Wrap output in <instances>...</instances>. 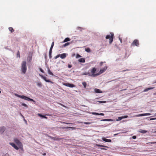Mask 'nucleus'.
Masks as SVG:
<instances>
[{
  "label": "nucleus",
  "instance_id": "nucleus-1",
  "mask_svg": "<svg viewBox=\"0 0 156 156\" xmlns=\"http://www.w3.org/2000/svg\"><path fill=\"white\" fill-rule=\"evenodd\" d=\"M27 70V63L26 61L22 62L21 64V70L22 72L25 74Z\"/></svg>",
  "mask_w": 156,
  "mask_h": 156
},
{
  "label": "nucleus",
  "instance_id": "nucleus-2",
  "mask_svg": "<svg viewBox=\"0 0 156 156\" xmlns=\"http://www.w3.org/2000/svg\"><path fill=\"white\" fill-rule=\"evenodd\" d=\"M110 35H107L106 36V39H109V43L111 44L113 40L114 34L113 33H110Z\"/></svg>",
  "mask_w": 156,
  "mask_h": 156
},
{
  "label": "nucleus",
  "instance_id": "nucleus-3",
  "mask_svg": "<svg viewBox=\"0 0 156 156\" xmlns=\"http://www.w3.org/2000/svg\"><path fill=\"white\" fill-rule=\"evenodd\" d=\"M15 95L19 98H20L22 99H23L25 100L34 102V101L33 99L30 98L25 96L20 95L17 94H16Z\"/></svg>",
  "mask_w": 156,
  "mask_h": 156
},
{
  "label": "nucleus",
  "instance_id": "nucleus-4",
  "mask_svg": "<svg viewBox=\"0 0 156 156\" xmlns=\"http://www.w3.org/2000/svg\"><path fill=\"white\" fill-rule=\"evenodd\" d=\"M96 69L95 68H93L90 70V72L91 73H90V76L92 77H95L99 75L98 73L96 74H95Z\"/></svg>",
  "mask_w": 156,
  "mask_h": 156
},
{
  "label": "nucleus",
  "instance_id": "nucleus-5",
  "mask_svg": "<svg viewBox=\"0 0 156 156\" xmlns=\"http://www.w3.org/2000/svg\"><path fill=\"white\" fill-rule=\"evenodd\" d=\"M139 43L138 40L137 39H135L131 44V46H136L138 47L139 46Z\"/></svg>",
  "mask_w": 156,
  "mask_h": 156
},
{
  "label": "nucleus",
  "instance_id": "nucleus-6",
  "mask_svg": "<svg viewBox=\"0 0 156 156\" xmlns=\"http://www.w3.org/2000/svg\"><path fill=\"white\" fill-rule=\"evenodd\" d=\"M40 75L41 76L42 78L46 82L50 83H51L52 84H54V82L50 81V80L49 79H47V78L46 77L42 75Z\"/></svg>",
  "mask_w": 156,
  "mask_h": 156
},
{
  "label": "nucleus",
  "instance_id": "nucleus-7",
  "mask_svg": "<svg viewBox=\"0 0 156 156\" xmlns=\"http://www.w3.org/2000/svg\"><path fill=\"white\" fill-rule=\"evenodd\" d=\"M14 141L19 146H21L22 145V143L17 138H15L14 139Z\"/></svg>",
  "mask_w": 156,
  "mask_h": 156
},
{
  "label": "nucleus",
  "instance_id": "nucleus-8",
  "mask_svg": "<svg viewBox=\"0 0 156 156\" xmlns=\"http://www.w3.org/2000/svg\"><path fill=\"white\" fill-rule=\"evenodd\" d=\"M63 85L69 87H74L75 86L73 84H71L69 83H63Z\"/></svg>",
  "mask_w": 156,
  "mask_h": 156
},
{
  "label": "nucleus",
  "instance_id": "nucleus-9",
  "mask_svg": "<svg viewBox=\"0 0 156 156\" xmlns=\"http://www.w3.org/2000/svg\"><path fill=\"white\" fill-rule=\"evenodd\" d=\"M107 69V66H105L103 68L101 69L98 73L99 75L103 73Z\"/></svg>",
  "mask_w": 156,
  "mask_h": 156
},
{
  "label": "nucleus",
  "instance_id": "nucleus-10",
  "mask_svg": "<svg viewBox=\"0 0 156 156\" xmlns=\"http://www.w3.org/2000/svg\"><path fill=\"white\" fill-rule=\"evenodd\" d=\"M9 144L16 150H18L19 149V148L14 144L10 143Z\"/></svg>",
  "mask_w": 156,
  "mask_h": 156
},
{
  "label": "nucleus",
  "instance_id": "nucleus-11",
  "mask_svg": "<svg viewBox=\"0 0 156 156\" xmlns=\"http://www.w3.org/2000/svg\"><path fill=\"white\" fill-rule=\"evenodd\" d=\"M5 127H0V133H2L5 131Z\"/></svg>",
  "mask_w": 156,
  "mask_h": 156
},
{
  "label": "nucleus",
  "instance_id": "nucleus-12",
  "mask_svg": "<svg viewBox=\"0 0 156 156\" xmlns=\"http://www.w3.org/2000/svg\"><path fill=\"white\" fill-rule=\"evenodd\" d=\"M92 114L94 115H102L104 116V114L103 113H98L96 112H92Z\"/></svg>",
  "mask_w": 156,
  "mask_h": 156
},
{
  "label": "nucleus",
  "instance_id": "nucleus-13",
  "mask_svg": "<svg viewBox=\"0 0 156 156\" xmlns=\"http://www.w3.org/2000/svg\"><path fill=\"white\" fill-rule=\"evenodd\" d=\"M151 115L150 113L142 114L137 115V116H144L150 115Z\"/></svg>",
  "mask_w": 156,
  "mask_h": 156
},
{
  "label": "nucleus",
  "instance_id": "nucleus-14",
  "mask_svg": "<svg viewBox=\"0 0 156 156\" xmlns=\"http://www.w3.org/2000/svg\"><path fill=\"white\" fill-rule=\"evenodd\" d=\"M60 58L62 59H64L66 57V53H63L60 55Z\"/></svg>",
  "mask_w": 156,
  "mask_h": 156
},
{
  "label": "nucleus",
  "instance_id": "nucleus-15",
  "mask_svg": "<svg viewBox=\"0 0 156 156\" xmlns=\"http://www.w3.org/2000/svg\"><path fill=\"white\" fill-rule=\"evenodd\" d=\"M102 140L104 141L108 142H111V140L108 139L106 138H102Z\"/></svg>",
  "mask_w": 156,
  "mask_h": 156
},
{
  "label": "nucleus",
  "instance_id": "nucleus-16",
  "mask_svg": "<svg viewBox=\"0 0 156 156\" xmlns=\"http://www.w3.org/2000/svg\"><path fill=\"white\" fill-rule=\"evenodd\" d=\"M139 132L142 133H145L147 132V131L142 129H140Z\"/></svg>",
  "mask_w": 156,
  "mask_h": 156
},
{
  "label": "nucleus",
  "instance_id": "nucleus-17",
  "mask_svg": "<svg viewBox=\"0 0 156 156\" xmlns=\"http://www.w3.org/2000/svg\"><path fill=\"white\" fill-rule=\"evenodd\" d=\"M78 61L79 62H83V63L85 62V58H83L79 59L78 60Z\"/></svg>",
  "mask_w": 156,
  "mask_h": 156
},
{
  "label": "nucleus",
  "instance_id": "nucleus-18",
  "mask_svg": "<svg viewBox=\"0 0 156 156\" xmlns=\"http://www.w3.org/2000/svg\"><path fill=\"white\" fill-rule=\"evenodd\" d=\"M95 92L96 93H100L102 92L101 90L99 89L96 88L94 89Z\"/></svg>",
  "mask_w": 156,
  "mask_h": 156
},
{
  "label": "nucleus",
  "instance_id": "nucleus-19",
  "mask_svg": "<svg viewBox=\"0 0 156 156\" xmlns=\"http://www.w3.org/2000/svg\"><path fill=\"white\" fill-rule=\"evenodd\" d=\"M49 137L54 140H59L60 139V138L58 137H51V136H49Z\"/></svg>",
  "mask_w": 156,
  "mask_h": 156
},
{
  "label": "nucleus",
  "instance_id": "nucleus-20",
  "mask_svg": "<svg viewBox=\"0 0 156 156\" xmlns=\"http://www.w3.org/2000/svg\"><path fill=\"white\" fill-rule=\"evenodd\" d=\"M154 87H149V88H146V89H145V90H144V92H146V91H148V90H151V89H154Z\"/></svg>",
  "mask_w": 156,
  "mask_h": 156
},
{
  "label": "nucleus",
  "instance_id": "nucleus-21",
  "mask_svg": "<svg viewBox=\"0 0 156 156\" xmlns=\"http://www.w3.org/2000/svg\"><path fill=\"white\" fill-rule=\"evenodd\" d=\"M52 49H50L49 51V57L50 58H51V53H52Z\"/></svg>",
  "mask_w": 156,
  "mask_h": 156
},
{
  "label": "nucleus",
  "instance_id": "nucleus-22",
  "mask_svg": "<svg viewBox=\"0 0 156 156\" xmlns=\"http://www.w3.org/2000/svg\"><path fill=\"white\" fill-rule=\"evenodd\" d=\"M70 41V39L68 37L66 38L64 40L63 42H66Z\"/></svg>",
  "mask_w": 156,
  "mask_h": 156
},
{
  "label": "nucleus",
  "instance_id": "nucleus-23",
  "mask_svg": "<svg viewBox=\"0 0 156 156\" xmlns=\"http://www.w3.org/2000/svg\"><path fill=\"white\" fill-rule=\"evenodd\" d=\"M9 30L11 33H12L14 31V29L12 27H9Z\"/></svg>",
  "mask_w": 156,
  "mask_h": 156
},
{
  "label": "nucleus",
  "instance_id": "nucleus-24",
  "mask_svg": "<svg viewBox=\"0 0 156 156\" xmlns=\"http://www.w3.org/2000/svg\"><path fill=\"white\" fill-rule=\"evenodd\" d=\"M38 115L40 117H42L46 119H47V117H46L45 115H43L41 114H38Z\"/></svg>",
  "mask_w": 156,
  "mask_h": 156
},
{
  "label": "nucleus",
  "instance_id": "nucleus-25",
  "mask_svg": "<svg viewBox=\"0 0 156 156\" xmlns=\"http://www.w3.org/2000/svg\"><path fill=\"white\" fill-rule=\"evenodd\" d=\"M48 73L49 74L52 76L53 75V74L52 73V72L50 71V70L49 69H48Z\"/></svg>",
  "mask_w": 156,
  "mask_h": 156
},
{
  "label": "nucleus",
  "instance_id": "nucleus-26",
  "mask_svg": "<svg viewBox=\"0 0 156 156\" xmlns=\"http://www.w3.org/2000/svg\"><path fill=\"white\" fill-rule=\"evenodd\" d=\"M82 84L84 86V88H86L87 86V83L86 82H83L82 83Z\"/></svg>",
  "mask_w": 156,
  "mask_h": 156
},
{
  "label": "nucleus",
  "instance_id": "nucleus-27",
  "mask_svg": "<svg viewBox=\"0 0 156 156\" xmlns=\"http://www.w3.org/2000/svg\"><path fill=\"white\" fill-rule=\"evenodd\" d=\"M83 75H88L89 76H90V73H89V72H85L84 73H83Z\"/></svg>",
  "mask_w": 156,
  "mask_h": 156
},
{
  "label": "nucleus",
  "instance_id": "nucleus-28",
  "mask_svg": "<svg viewBox=\"0 0 156 156\" xmlns=\"http://www.w3.org/2000/svg\"><path fill=\"white\" fill-rule=\"evenodd\" d=\"M85 51L87 52H90V49L89 48H86L85 49Z\"/></svg>",
  "mask_w": 156,
  "mask_h": 156
},
{
  "label": "nucleus",
  "instance_id": "nucleus-29",
  "mask_svg": "<svg viewBox=\"0 0 156 156\" xmlns=\"http://www.w3.org/2000/svg\"><path fill=\"white\" fill-rule=\"evenodd\" d=\"M70 44V43H69V42L66 43H65V44H64L63 45V47H65L67 46H68V45H69Z\"/></svg>",
  "mask_w": 156,
  "mask_h": 156
},
{
  "label": "nucleus",
  "instance_id": "nucleus-30",
  "mask_svg": "<svg viewBox=\"0 0 156 156\" xmlns=\"http://www.w3.org/2000/svg\"><path fill=\"white\" fill-rule=\"evenodd\" d=\"M17 57H20V53L19 51H18L17 53Z\"/></svg>",
  "mask_w": 156,
  "mask_h": 156
},
{
  "label": "nucleus",
  "instance_id": "nucleus-31",
  "mask_svg": "<svg viewBox=\"0 0 156 156\" xmlns=\"http://www.w3.org/2000/svg\"><path fill=\"white\" fill-rule=\"evenodd\" d=\"M122 119L121 117H118V119H116V121H118L121 120Z\"/></svg>",
  "mask_w": 156,
  "mask_h": 156
},
{
  "label": "nucleus",
  "instance_id": "nucleus-32",
  "mask_svg": "<svg viewBox=\"0 0 156 156\" xmlns=\"http://www.w3.org/2000/svg\"><path fill=\"white\" fill-rule=\"evenodd\" d=\"M54 42H53L51 44V48H50V49H52V48L53 47V46L54 45Z\"/></svg>",
  "mask_w": 156,
  "mask_h": 156
},
{
  "label": "nucleus",
  "instance_id": "nucleus-33",
  "mask_svg": "<svg viewBox=\"0 0 156 156\" xmlns=\"http://www.w3.org/2000/svg\"><path fill=\"white\" fill-rule=\"evenodd\" d=\"M37 85L38 86H39V87H41L42 86V84L41 83V82H38L37 83Z\"/></svg>",
  "mask_w": 156,
  "mask_h": 156
},
{
  "label": "nucleus",
  "instance_id": "nucleus-34",
  "mask_svg": "<svg viewBox=\"0 0 156 156\" xmlns=\"http://www.w3.org/2000/svg\"><path fill=\"white\" fill-rule=\"evenodd\" d=\"M156 142H149L147 143L146 144H156Z\"/></svg>",
  "mask_w": 156,
  "mask_h": 156
},
{
  "label": "nucleus",
  "instance_id": "nucleus-35",
  "mask_svg": "<svg viewBox=\"0 0 156 156\" xmlns=\"http://www.w3.org/2000/svg\"><path fill=\"white\" fill-rule=\"evenodd\" d=\"M122 119H125L128 117V116L127 115H124L121 116Z\"/></svg>",
  "mask_w": 156,
  "mask_h": 156
},
{
  "label": "nucleus",
  "instance_id": "nucleus-36",
  "mask_svg": "<svg viewBox=\"0 0 156 156\" xmlns=\"http://www.w3.org/2000/svg\"><path fill=\"white\" fill-rule=\"evenodd\" d=\"M97 146H98L99 147H108L105 146H104V145H99V144L97 145Z\"/></svg>",
  "mask_w": 156,
  "mask_h": 156
},
{
  "label": "nucleus",
  "instance_id": "nucleus-37",
  "mask_svg": "<svg viewBox=\"0 0 156 156\" xmlns=\"http://www.w3.org/2000/svg\"><path fill=\"white\" fill-rule=\"evenodd\" d=\"M60 56V54L56 56L55 57H54V58L55 59H56L57 58H58Z\"/></svg>",
  "mask_w": 156,
  "mask_h": 156
},
{
  "label": "nucleus",
  "instance_id": "nucleus-38",
  "mask_svg": "<svg viewBox=\"0 0 156 156\" xmlns=\"http://www.w3.org/2000/svg\"><path fill=\"white\" fill-rule=\"evenodd\" d=\"M22 106H25V107H28L27 105L26 104H25V103H22Z\"/></svg>",
  "mask_w": 156,
  "mask_h": 156
},
{
  "label": "nucleus",
  "instance_id": "nucleus-39",
  "mask_svg": "<svg viewBox=\"0 0 156 156\" xmlns=\"http://www.w3.org/2000/svg\"><path fill=\"white\" fill-rule=\"evenodd\" d=\"M84 124H85L89 125L91 124V122H84Z\"/></svg>",
  "mask_w": 156,
  "mask_h": 156
},
{
  "label": "nucleus",
  "instance_id": "nucleus-40",
  "mask_svg": "<svg viewBox=\"0 0 156 156\" xmlns=\"http://www.w3.org/2000/svg\"><path fill=\"white\" fill-rule=\"evenodd\" d=\"M81 57V56L80 55H79V54H77L76 56V58H79V57Z\"/></svg>",
  "mask_w": 156,
  "mask_h": 156
},
{
  "label": "nucleus",
  "instance_id": "nucleus-41",
  "mask_svg": "<svg viewBox=\"0 0 156 156\" xmlns=\"http://www.w3.org/2000/svg\"><path fill=\"white\" fill-rule=\"evenodd\" d=\"M113 120L111 119H107V121H113Z\"/></svg>",
  "mask_w": 156,
  "mask_h": 156
},
{
  "label": "nucleus",
  "instance_id": "nucleus-42",
  "mask_svg": "<svg viewBox=\"0 0 156 156\" xmlns=\"http://www.w3.org/2000/svg\"><path fill=\"white\" fill-rule=\"evenodd\" d=\"M156 119V118H151L150 119V120H154Z\"/></svg>",
  "mask_w": 156,
  "mask_h": 156
},
{
  "label": "nucleus",
  "instance_id": "nucleus-43",
  "mask_svg": "<svg viewBox=\"0 0 156 156\" xmlns=\"http://www.w3.org/2000/svg\"><path fill=\"white\" fill-rule=\"evenodd\" d=\"M68 66L69 68H70L72 67V66L71 65L68 64Z\"/></svg>",
  "mask_w": 156,
  "mask_h": 156
},
{
  "label": "nucleus",
  "instance_id": "nucleus-44",
  "mask_svg": "<svg viewBox=\"0 0 156 156\" xmlns=\"http://www.w3.org/2000/svg\"><path fill=\"white\" fill-rule=\"evenodd\" d=\"M40 71H41V72H42V73H44V71L41 68H40Z\"/></svg>",
  "mask_w": 156,
  "mask_h": 156
},
{
  "label": "nucleus",
  "instance_id": "nucleus-45",
  "mask_svg": "<svg viewBox=\"0 0 156 156\" xmlns=\"http://www.w3.org/2000/svg\"><path fill=\"white\" fill-rule=\"evenodd\" d=\"M132 138L133 139H135L136 138V136H133L132 137Z\"/></svg>",
  "mask_w": 156,
  "mask_h": 156
},
{
  "label": "nucleus",
  "instance_id": "nucleus-46",
  "mask_svg": "<svg viewBox=\"0 0 156 156\" xmlns=\"http://www.w3.org/2000/svg\"><path fill=\"white\" fill-rule=\"evenodd\" d=\"M99 102L101 103H104L106 101H99Z\"/></svg>",
  "mask_w": 156,
  "mask_h": 156
},
{
  "label": "nucleus",
  "instance_id": "nucleus-47",
  "mask_svg": "<svg viewBox=\"0 0 156 156\" xmlns=\"http://www.w3.org/2000/svg\"><path fill=\"white\" fill-rule=\"evenodd\" d=\"M104 63H105V62H104ZM103 62H101L100 64V66H102V64H103Z\"/></svg>",
  "mask_w": 156,
  "mask_h": 156
},
{
  "label": "nucleus",
  "instance_id": "nucleus-48",
  "mask_svg": "<svg viewBox=\"0 0 156 156\" xmlns=\"http://www.w3.org/2000/svg\"><path fill=\"white\" fill-rule=\"evenodd\" d=\"M101 121H107V119H102V120H101Z\"/></svg>",
  "mask_w": 156,
  "mask_h": 156
},
{
  "label": "nucleus",
  "instance_id": "nucleus-49",
  "mask_svg": "<svg viewBox=\"0 0 156 156\" xmlns=\"http://www.w3.org/2000/svg\"><path fill=\"white\" fill-rule=\"evenodd\" d=\"M119 40H120V41L121 43H122V39L121 38H120V37L119 38Z\"/></svg>",
  "mask_w": 156,
  "mask_h": 156
},
{
  "label": "nucleus",
  "instance_id": "nucleus-50",
  "mask_svg": "<svg viewBox=\"0 0 156 156\" xmlns=\"http://www.w3.org/2000/svg\"><path fill=\"white\" fill-rule=\"evenodd\" d=\"M63 123H65V124H71L70 123H69L65 122H63Z\"/></svg>",
  "mask_w": 156,
  "mask_h": 156
},
{
  "label": "nucleus",
  "instance_id": "nucleus-51",
  "mask_svg": "<svg viewBox=\"0 0 156 156\" xmlns=\"http://www.w3.org/2000/svg\"><path fill=\"white\" fill-rule=\"evenodd\" d=\"M129 70V69H126V70H123L122 71V72H124L126 71H128Z\"/></svg>",
  "mask_w": 156,
  "mask_h": 156
},
{
  "label": "nucleus",
  "instance_id": "nucleus-52",
  "mask_svg": "<svg viewBox=\"0 0 156 156\" xmlns=\"http://www.w3.org/2000/svg\"><path fill=\"white\" fill-rule=\"evenodd\" d=\"M81 27H78L77 28V29H79V30H80V29H81Z\"/></svg>",
  "mask_w": 156,
  "mask_h": 156
},
{
  "label": "nucleus",
  "instance_id": "nucleus-53",
  "mask_svg": "<svg viewBox=\"0 0 156 156\" xmlns=\"http://www.w3.org/2000/svg\"><path fill=\"white\" fill-rule=\"evenodd\" d=\"M46 155V153H44L43 154V155Z\"/></svg>",
  "mask_w": 156,
  "mask_h": 156
},
{
  "label": "nucleus",
  "instance_id": "nucleus-54",
  "mask_svg": "<svg viewBox=\"0 0 156 156\" xmlns=\"http://www.w3.org/2000/svg\"><path fill=\"white\" fill-rule=\"evenodd\" d=\"M101 150H105V149L104 148H101Z\"/></svg>",
  "mask_w": 156,
  "mask_h": 156
},
{
  "label": "nucleus",
  "instance_id": "nucleus-55",
  "mask_svg": "<svg viewBox=\"0 0 156 156\" xmlns=\"http://www.w3.org/2000/svg\"><path fill=\"white\" fill-rule=\"evenodd\" d=\"M126 90V89H124L122 90H122H122Z\"/></svg>",
  "mask_w": 156,
  "mask_h": 156
},
{
  "label": "nucleus",
  "instance_id": "nucleus-56",
  "mask_svg": "<svg viewBox=\"0 0 156 156\" xmlns=\"http://www.w3.org/2000/svg\"><path fill=\"white\" fill-rule=\"evenodd\" d=\"M67 128H72V127H67Z\"/></svg>",
  "mask_w": 156,
  "mask_h": 156
},
{
  "label": "nucleus",
  "instance_id": "nucleus-57",
  "mask_svg": "<svg viewBox=\"0 0 156 156\" xmlns=\"http://www.w3.org/2000/svg\"><path fill=\"white\" fill-rule=\"evenodd\" d=\"M155 115L156 116V113L155 114Z\"/></svg>",
  "mask_w": 156,
  "mask_h": 156
},
{
  "label": "nucleus",
  "instance_id": "nucleus-58",
  "mask_svg": "<svg viewBox=\"0 0 156 156\" xmlns=\"http://www.w3.org/2000/svg\"><path fill=\"white\" fill-rule=\"evenodd\" d=\"M24 121H26V120L25 119V120H24Z\"/></svg>",
  "mask_w": 156,
  "mask_h": 156
},
{
  "label": "nucleus",
  "instance_id": "nucleus-59",
  "mask_svg": "<svg viewBox=\"0 0 156 156\" xmlns=\"http://www.w3.org/2000/svg\"><path fill=\"white\" fill-rule=\"evenodd\" d=\"M24 121H26V120L25 119V120H24Z\"/></svg>",
  "mask_w": 156,
  "mask_h": 156
},
{
  "label": "nucleus",
  "instance_id": "nucleus-60",
  "mask_svg": "<svg viewBox=\"0 0 156 156\" xmlns=\"http://www.w3.org/2000/svg\"><path fill=\"white\" fill-rule=\"evenodd\" d=\"M155 83H156V82H155Z\"/></svg>",
  "mask_w": 156,
  "mask_h": 156
}]
</instances>
